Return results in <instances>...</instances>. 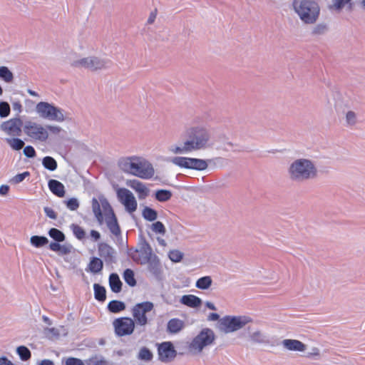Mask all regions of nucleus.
I'll return each mask as SVG.
<instances>
[{
  "mask_svg": "<svg viewBox=\"0 0 365 365\" xmlns=\"http://www.w3.org/2000/svg\"><path fill=\"white\" fill-rule=\"evenodd\" d=\"M65 203L67 208L72 211L76 210L79 207L78 200L74 197L65 201Z\"/></svg>",
  "mask_w": 365,
  "mask_h": 365,
  "instance_id": "obj_47",
  "label": "nucleus"
},
{
  "mask_svg": "<svg viewBox=\"0 0 365 365\" xmlns=\"http://www.w3.org/2000/svg\"><path fill=\"white\" fill-rule=\"evenodd\" d=\"M125 184L137 193L139 200H145L150 195V190L149 187L145 183L140 182L138 180H127Z\"/></svg>",
  "mask_w": 365,
  "mask_h": 365,
  "instance_id": "obj_18",
  "label": "nucleus"
},
{
  "mask_svg": "<svg viewBox=\"0 0 365 365\" xmlns=\"http://www.w3.org/2000/svg\"><path fill=\"white\" fill-rule=\"evenodd\" d=\"M16 353L22 361L29 360L31 356L30 350L25 346H18Z\"/></svg>",
  "mask_w": 365,
  "mask_h": 365,
  "instance_id": "obj_40",
  "label": "nucleus"
},
{
  "mask_svg": "<svg viewBox=\"0 0 365 365\" xmlns=\"http://www.w3.org/2000/svg\"><path fill=\"white\" fill-rule=\"evenodd\" d=\"M21 120L14 118L3 122L0 125V130L9 135L18 136L21 134Z\"/></svg>",
  "mask_w": 365,
  "mask_h": 365,
  "instance_id": "obj_16",
  "label": "nucleus"
},
{
  "mask_svg": "<svg viewBox=\"0 0 365 365\" xmlns=\"http://www.w3.org/2000/svg\"><path fill=\"white\" fill-rule=\"evenodd\" d=\"M158 358L163 362L173 361L177 355V351L170 341H165L158 346Z\"/></svg>",
  "mask_w": 365,
  "mask_h": 365,
  "instance_id": "obj_17",
  "label": "nucleus"
},
{
  "mask_svg": "<svg viewBox=\"0 0 365 365\" xmlns=\"http://www.w3.org/2000/svg\"><path fill=\"white\" fill-rule=\"evenodd\" d=\"M219 319L220 316L217 313H210L207 317V319L211 322L217 321Z\"/></svg>",
  "mask_w": 365,
  "mask_h": 365,
  "instance_id": "obj_62",
  "label": "nucleus"
},
{
  "mask_svg": "<svg viewBox=\"0 0 365 365\" xmlns=\"http://www.w3.org/2000/svg\"><path fill=\"white\" fill-rule=\"evenodd\" d=\"M36 110L41 118L51 121L63 122L66 119V115L62 109L47 102L37 103Z\"/></svg>",
  "mask_w": 365,
  "mask_h": 365,
  "instance_id": "obj_7",
  "label": "nucleus"
},
{
  "mask_svg": "<svg viewBox=\"0 0 365 365\" xmlns=\"http://www.w3.org/2000/svg\"><path fill=\"white\" fill-rule=\"evenodd\" d=\"M247 332V339L252 344L267 345L270 342L268 334L259 327L249 326Z\"/></svg>",
  "mask_w": 365,
  "mask_h": 365,
  "instance_id": "obj_14",
  "label": "nucleus"
},
{
  "mask_svg": "<svg viewBox=\"0 0 365 365\" xmlns=\"http://www.w3.org/2000/svg\"><path fill=\"white\" fill-rule=\"evenodd\" d=\"M11 108L10 106L7 102H0V118H5L10 114Z\"/></svg>",
  "mask_w": 365,
  "mask_h": 365,
  "instance_id": "obj_44",
  "label": "nucleus"
},
{
  "mask_svg": "<svg viewBox=\"0 0 365 365\" xmlns=\"http://www.w3.org/2000/svg\"><path fill=\"white\" fill-rule=\"evenodd\" d=\"M40 365H54L53 362L48 359L42 360Z\"/></svg>",
  "mask_w": 365,
  "mask_h": 365,
  "instance_id": "obj_64",
  "label": "nucleus"
},
{
  "mask_svg": "<svg viewBox=\"0 0 365 365\" xmlns=\"http://www.w3.org/2000/svg\"><path fill=\"white\" fill-rule=\"evenodd\" d=\"M109 284L113 292L118 293L121 290L122 282L117 274H111L110 275Z\"/></svg>",
  "mask_w": 365,
  "mask_h": 365,
  "instance_id": "obj_28",
  "label": "nucleus"
},
{
  "mask_svg": "<svg viewBox=\"0 0 365 365\" xmlns=\"http://www.w3.org/2000/svg\"><path fill=\"white\" fill-rule=\"evenodd\" d=\"M168 152L173 155H184L192 153L187 139L184 141L178 142L170 145L168 147Z\"/></svg>",
  "mask_w": 365,
  "mask_h": 365,
  "instance_id": "obj_22",
  "label": "nucleus"
},
{
  "mask_svg": "<svg viewBox=\"0 0 365 365\" xmlns=\"http://www.w3.org/2000/svg\"><path fill=\"white\" fill-rule=\"evenodd\" d=\"M9 191V187L6 185H2L0 186V195H6Z\"/></svg>",
  "mask_w": 365,
  "mask_h": 365,
  "instance_id": "obj_60",
  "label": "nucleus"
},
{
  "mask_svg": "<svg viewBox=\"0 0 365 365\" xmlns=\"http://www.w3.org/2000/svg\"><path fill=\"white\" fill-rule=\"evenodd\" d=\"M216 338L213 329L203 327L187 343V349L192 355H200L215 344Z\"/></svg>",
  "mask_w": 365,
  "mask_h": 365,
  "instance_id": "obj_5",
  "label": "nucleus"
},
{
  "mask_svg": "<svg viewBox=\"0 0 365 365\" xmlns=\"http://www.w3.org/2000/svg\"><path fill=\"white\" fill-rule=\"evenodd\" d=\"M154 308L153 303L144 302L135 304L132 309V314L137 325L145 326L148 324L147 314Z\"/></svg>",
  "mask_w": 365,
  "mask_h": 365,
  "instance_id": "obj_11",
  "label": "nucleus"
},
{
  "mask_svg": "<svg viewBox=\"0 0 365 365\" xmlns=\"http://www.w3.org/2000/svg\"><path fill=\"white\" fill-rule=\"evenodd\" d=\"M155 175L152 163L142 155L138 156L133 175L144 180L151 179Z\"/></svg>",
  "mask_w": 365,
  "mask_h": 365,
  "instance_id": "obj_10",
  "label": "nucleus"
},
{
  "mask_svg": "<svg viewBox=\"0 0 365 365\" xmlns=\"http://www.w3.org/2000/svg\"><path fill=\"white\" fill-rule=\"evenodd\" d=\"M0 78L10 83L14 80V74L6 66H0Z\"/></svg>",
  "mask_w": 365,
  "mask_h": 365,
  "instance_id": "obj_32",
  "label": "nucleus"
},
{
  "mask_svg": "<svg viewBox=\"0 0 365 365\" xmlns=\"http://www.w3.org/2000/svg\"><path fill=\"white\" fill-rule=\"evenodd\" d=\"M24 130L26 135L36 140L43 142L48 138V132L46 128L36 122H27L24 127Z\"/></svg>",
  "mask_w": 365,
  "mask_h": 365,
  "instance_id": "obj_13",
  "label": "nucleus"
},
{
  "mask_svg": "<svg viewBox=\"0 0 365 365\" xmlns=\"http://www.w3.org/2000/svg\"><path fill=\"white\" fill-rule=\"evenodd\" d=\"M108 309L113 313H117L125 309V304L122 302L113 300L108 305Z\"/></svg>",
  "mask_w": 365,
  "mask_h": 365,
  "instance_id": "obj_37",
  "label": "nucleus"
},
{
  "mask_svg": "<svg viewBox=\"0 0 365 365\" xmlns=\"http://www.w3.org/2000/svg\"><path fill=\"white\" fill-rule=\"evenodd\" d=\"M42 165L46 169L50 171L56 170L58 166L56 160L50 156H46L43 158Z\"/></svg>",
  "mask_w": 365,
  "mask_h": 365,
  "instance_id": "obj_33",
  "label": "nucleus"
},
{
  "mask_svg": "<svg viewBox=\"0 0 365 365\" xmlns=\"http://www.w3.org/2000/svg\"><path fill=\"white\" fill-rule=\"evenodd\" d=\"M172 196V192L168 190H158L155 192V199L161 202L170 200Z\"/></svg>",
  "mask_w": 365,
  "mask_h": 365,
  "instance_id": "obj_31",
  "label": "nucleus"
},
{
  "mask_svg": "<svg viewBox=\"0 0 365 365\" xmlns=\"http://www.w3.org/2000/svg\"><path fill=\"white\" fill-rule=\"evenodd\" d=\"M252 322L247 315H227L220 319V329L227 334L237 331Z\"/></svg>",
  "mask_w": 365,
  "mask_h": 365,
  "instance_id": "obj_6",
  "label": "nucleus"
},
{
  "mask_svg": "<svg viewBox=\"0 0 365 365\" xmlns=\"http://www.w3.org/2000/svg\"><path fill=\"white\" fill-rule=\"evenodd\" d=\"M73 235L80 240H83L86 237V232L85 230L80 227L79 225L73 224L71 226Z\"/></svg>",
  "mask_w": 365,
  "mask_h": 365,
  "instance_id": "obj_43",
  "label": "nucleus"
},
{
  "mask_svg": "<svg viewBox=\"0 0 365 365\" xmlns=\"http://www.w3.org/2000/svg\"><path fill=\"white\" fill-rule=\"evenodd\" d=\"M292 9L304 24L313 25L319 18L320 6L314 0H293Z\"/></svg>",
  "mask_w": 365,
  "mask_h": 365,
  "instance_id": "obj_4",
  "label": "nucleus"
},
{
  "mask_svg": "<svg viewBox=\"0 0 365 365\" xmlns=\"http://www.w3.org/2000/svg\"><path fill=\"white\" fill-rule=\"evenodd\" d=\"M334 108L336 113L343 112L344 113L345 124L347 126L352 127L358 123L357 113L353 110H343L342 105L340 102L336 101L334 104Z\"/></svg>",
  "mask_w": 365,
  "mask_h": 365,
  "instance_id": "obj_20",
  "label": "nucleus"
},
{
  "mask_svg": "<svg viewBox=\"0 0 365 365\" xmlns=\"http://www.w3.org/2000/svg\"><path fill=\"white\" fill-rule=\"evenodd\" d=\"M351 0H333V4L330 6L331 9L336 11H341L346 4L350 2Z\"/></svg>",
  "mask_w": 365,
  "mask_h": 365,
  "instance_id": "obj_46",
  "label": "nucleus"
},
{
  "mask_svg": "<svg viewBox=\"0 0 365 365\" xmlns=\"http://www.w3.org/2000/svg\"><path fill=\"white\" fill-rule=\"evenodd\" d=\"M12 107L14 110L17 111L18 113H21L22 110V105L20 102L16 101L12 103Z\"/></svg>",
  "mask_w": 365,
  "mask_h": 365,
  "instance_id": "obj_59",
  "label": "nucleus"
},
{
  "mask_svg": "<svg viewBox=\"0 0 365 365\" xmlns=\"http://www.w3.org/2000/svg\"><path fill=\"white\" fill-rule=\"evenodd\" d=\"M123 279L125 282L130 286L133 287L136 284V281L134 277V272L130 269H127L124 271Z\"/></svg>",
  "mask_w": 365,
  "mask_h": 365,
  "instance_id": "obj_41",
  "label": "nucleus"
},
{
  "mask_svg": "<svg viewBox=\"0 0 365 365\" xmlns=\"http://www.w3.org/2000/svg\"><path fill=\"white\" fill-rule=\"evenodd\" d=\"M115 334L123 336L131 334L135 329V322L129 317H121L113 321Z\"/></svg>",
  "mask_w": 365,
  "mask_h": 365,
  "instance_id": "obj_15",
  "label": "nucleus"
},
{
  "mask_svg": "<svg viewBox=\"0 0 365 365\" xmlns=\"http://www.w3.org/2000/svg\"><path fill=\"white\" fill-rule=\"evenodd\" d=\"M138 156V155H133L120 158L117 163L118 168L124 173L133 175Z\"/></svg>",
  "mask_w": 365,
  "mask_h": 365,
  "instance_id": "obj_19",
  "label": "nucleus"
},
{
  "mask_svg": "<svg viewBox=\"0 0 365 365\" xmlns=\"http://www.w3.org/2000/svg\"><path fill=\"white\" fill-rule=\"evenodd\" d=\"M92 365H112V364L105 359H96Z\"/></svg>",
  "mask_w": 365,
  "mask_h": 365,
  "instance_id": "obj_57",
  "label": "nucleus"
},
{
  "mask_svg": "<svg viewBox=\"0 0 365 365\" xmlns=\"http://www.w3.org/2000/svg\"><path fill=\"white\" fill-rule=\"evenodd\" d=\"M98 252L104 258H112L115 253L114 250L106 243H100L98 245Z\"/></svg>",
  "mask_w": 365,
  "mask_h": 365,
  "instance_id": "obj_27",
  "label": "nucleus"
},
{
  "mask_svg": "<svg viewBox=\"0 0 365 365\" xmlns=\"http://www.w3.org/2000/svg\"><path fill=\"white\" fill-rule=\"evenodd\" d=\"M6 142L14 150H19L22 149L24 146V142L19 138H6Z\"/></svg>",
  "mask_w": 365,
  "mask_h": 365,
  "instance_id": "obj_35",
  "label": "nucleus"
},
{
  "mask_svg": "<svg viewBox=\"0 0 365 365\" xmlns=\"http://www.w3.org/2000/svg\"><path fill=\"white\" fill-rule=\"evenodd\" d=\"M103 262L98 257H93L88 264V269L92 273L100 272L103 269Z\"/></svg>",
  "mask_w": 365,
  "mask_h": 365,
  "instance_id": "obj_30",
  "label": "nucleus"
},
{
  "mask_svg": "<svg viewBox=\"0 0 365 365\" xmlns=\"http://www.w3.org/2000/svg\"><path fill=\"white\" fill-rule=\"evenodd\" d=\"M94 294L95 298L98 301H104L106 299V289L99 285L98 284H94Z\"/></svg>",
  "mask_w": 365,
  "mask_h": 365,
  "instance_id": "obj_38",
  "label": "nucleus"
},
{
  "mask_svg": "<svg viewBox=\"0 0 365 365\" xmlns=\"http://www.w3.org/2000/svg\"><path fill=\"white\" fill-rule=\"evenodd\" d=\"M61 245L56 241L54 242H51L49 245V249L53 252H58Z\"/></svg>",
  "mask_w": 365,
  "mask_h": 365,
  "instance_id": "obj_56",
  "label": "nucleus"
},
{
  "mask_svg": "<svg viewBox=\"0 0 365 365\" xmlns=\"http://www.w3.org/2000/svg\"><path fill=\"white\" fill-rule=\"evenodd\" d=\"M212 284V279L210 276L199 278L195 283V287L200 289H208Z\"/></svg>",
  "mask_w": 365,
  "mask_h": 365,
  "instance_id": "obj_29",
  "label": "nucleus"
},
{
  "mask_svg": "<svg viewBox=\"0 0 365 365\" xmlns=\"http://www.w3.org/2000/svg\"><path fill=\"white\" fill-rule=\"evenodd\" d=\"M142 215L145 220L148 221H154L158 217L157 212L149 207H144L142 212Z\"/></svg>",
  "mask_w": 365,
  "mask_h": 365,
  "instance_id": "obj_36",
  "label": "nucleus"
},
{
  "mask_svg": "<svg viewBox=\"0 0 365 365\" xmlns=\"http://www.w3.org/2000/svg\"><path fill=\"white\" fill-rule=\"evenodd\" d=\"M169 258L171 261L174 262H180L182 258V254L181 252L178 251V250H171L170 252H169Z\"/></svg>",
  "mask_w": 365,
  "mask_h": 365,
  "instance_id": "obj_48",
  "label": "nucleus"
},
{
  "mask_svg": "<svg viewBox=\"0 0 365 365\" xmlns=\"http://www.w3.org/2000/svg\"><path fill=\"white\" fill-rule=\"evenodd\" d=\"M180 302L189 307L197 308L202 304V299L193 294H186L180 298Z\"/></svg>",
  "mask_w": 365,
  "mask_h": 365,
  "instance_id": "obj_24",
  "label": "nucleus"
},
{
  "mask_svg": "<svg viewBox=\"0 0 365 365\" xmlns=\"http://www.w3.org/2000/svg\"><path fill=\"white\" fill-rule=\"evenodd\" d=\"M30 176V173L28 171H25L22 173L17 174L12 177L9 182L11 185H17L21 182H23L26 178Z\"/></svg>",
  "mask_w": 365,
  "mask_h": 365,
  "instance_id": "obj_42",
  "label": "nucleus"
},
{
  "mask_svg": "<svg viewBox=\"0 0 365 365\" xmlns=\"http://www.w3.org/2000/svg\"><path fill=\"white\" fill-rule=\"evenodd\" d=\"M152 230L155 233H160L164 235L165 232V228L164 225L161 222H155L151 226Z\"/></svg>",
  "mask_w": 365,
  "mask_h": 365,
  "instance_id": "obj_49",
  "label": "nucleus"
},
{
  "mask_svg": "<svg viewBox=\"0 0 365 365\" xmlns=\"http://www.w3.org/2000/svg\"><path fill=\"white\" fill-rule=\"evenodd\" d=\"M116 195L119 202L124 206L125 210L133 213L136 211L138 202L134 194L128 189L119 187L116 190Z\"/></svg>",
  "mask_w": 365,
  "mask_h": 365,
  "instance_id": "obj_12",
  "label": "nucleus"
},
{
  "mask_svg": "<svg viewBox=\"0 0 365 365\" xmlns=\"http://www.w3.org/2000/svg\"><path fill=\"white\" fill-rule=\"evenodd\" d=\"M155 18H156V14L154 12H152L148 19V21H147L148 24H152L155 21Z\"/></svg>",
  "mask_w": 365,
  "mask_h": 365,
  "instance_id": "obj_63",
  "label": "nucleus"
},
{
  "mask_svg": "<svg viewBox=\"0 0 365 365\" xmlns=\"http://www.w3.org/2000/svg\"><path fill=\"white\" fill-rule=\"evenodd\" d=\"M45 128H46L47 131L50 130L51 132H52L53 133H55V134L59 133L61 130V128L57 125H49L45 126Z\"/></svg>",
  "mask_w": 365,
  "mask_h": 365,
  "instance_id": "obj_54",
  "label": "nucleus"
},
{
  "mask_svg": "<svg viewBox=\"0 0 365 365\" xmlns=\"http://www.w3.org/2000/svg\"><path fill=\"white\" fill-rule=\"evenodd\" d=\"M318 170L314 163L308 158L293 160L288 167L287 175L290 180L302 183L317 178Z\"/></svg>",
  "mask_w": 365,
  "mask_h": 365,
  "instance_id": "obj_1",
  "label": "nucleus"
},
{
  "mask_svg": "<svg viewBox=\"0 0 365 365\" xmlns=\"http://www.w3.org/2000/svg\"><path fill=\"white\" fill-rule=\"evenodd\" d=\"M72 250H73V247L71 245H68V244L61 245L58 253L61 255H67V254L71 253Z\"/></svg>",
  "mask_w": 365,
  "mask_h": 365,
  "instance_id": "obj_50",
  "label": "nucleus"
},
{
  "mask_svg": "<svg viewBox=\"0 0 365 365\" xmlns=\"http://www.w3.org/2000/svg\"><path fill=\"white\" fill-rule=\"evenodd\" d=\"M183 327L184 322L179 319H172L168 323V331L173 334L179 332Z\"/></svg>",
  "mask_w": 365,
  "mask_h": 365,
  "instance_id": "obj_26",
  "label": "nucleus"
},
{
  "mask_svg": "<svg viewBox=\"0 0 365 365\" xmlns=\"http://www.w3.org/2000/svg\"><path fill=\"white\" fill-rule=\"evenodd\" d=\"M138 357L141 360L150 361L153 358V354L148 349L143 347L140 350Z\"/></svg>",
  "mask_w": 365,
  "mask_h": 365,
  "instance_id": "obj_45",
  "label": "nucleus"
},
{
  "mask_svg": "<svg viewBox=\"0 0 365 365\" xmlns=\"http://www.w3.org/2000/svg\"><path fill=\"white\" fill-rule=\"evenodd\" d=\"M184 134L192 152L205 150L213 147L210 132L205 126H189L185 128Z\"/></svg>",
  "mask_w": 365,
  "mask_h": 365,
  "instance_id": "obj_3",
  "label": "nucleus"
},
{
  "mask_svg": "<svg viewBox=\"0 0 365 365\" xmlns=\"http://www.w3.org/2000/svg\"><path fill=\"white\" fill-rule=\"evenodd\" d=\"M327 30V27L324 25L319 24L314 29V33L320 34H323Z\"/></svg>",
  "mask_w": 365,
  "mask_h": 365,
  "instance_id": "obj_55",
  "label": "nucleus"
},
{
  "mask_svg": "<svg viewBox=\"0 0 365 365\" xmlns=\"http://www.w3.org/2000/svg\"><path fill=\"white\" fill-rule=\"evenodd\" d=\"M91 237L93 241H98L101 238V234L96 230H91L90 233Z\"/></svg>",
  "mask_w": 365,
  "mask_h": 365,
  "instance_id": "obj_58",
  "label": "nucleus"
},
{
  "mask_svg": "<svg viewBox=\"0 0 365 365\" xmlns=\"http://www.w3.org/2000/svg\"><path fill=\"white\" fill-rule=\"evenodd\" d=\"M49 236L58 242H63L65 240V235L56 228H51L48 231Z\"/></svg>",
  "mask_w": 365,
  "mask_h": 365,
  "instance_id": "obj_39",
  "label": "nucleus"
},
{
  "mask_svg": "<svg viewBox=\"0 0 365 365\" xmlns=\"http://www.w3.org/2000/svg\"><path fill=\"white\" fill-rule=\"evenodd\" d=\"M170 162L181 168L199 171L205 170L208 167V163L206 160L195 158L175 156L170 159Z\"/></svg>",
  "mask_w": 365,
  "mask_h": 365,
  "instance_id": "obj_8",
  "label": "nucleus"
},
{
  "mask_svg": "<svg viewBox=\"0 0 365 365\" xmlns=\"http://www.w3.org/2000/svg\"><path fill=\"white\" fill-rule=\"evenodd\" d=\"M320 350L317 347H313L311 352L308 354V356H319Z\"/></svg>",
  "mask_w": 365,
  "mask_h": 365,
  "instance_id": "obj_61",
  "label": "nucleus"
},
{
  "mask_svg": "<svg viewBox=\"0 0 365 365\" xmlns=\"http://www.w3.org/2000/svg\"><path fill=\"white\" fill-rule=\"evenodd\" d=\"M92 210L98 223L102 225L105 222L110 231L115 235L120 233L117 219L108 201L101 196L98 199L92 200Z\"/></svg>",
  "mask_w": 365,
  "mask_h": 365,
  "instance_id": "obj_2",
  "label": "nucleus"
},
{
  "mask_svg": "<svg viewBox=\"0 0 365 365\" xmlns=\"http://www.w3.org/2000/svg\"><path fill=\"white\" fill-rule=\"evenodd\" d=\"M24 154L28 158H34L36 156V151L31 145H27L24 148Z\"/></svg>",
  "mask_w": 365,
  "mask_h": 365,
  "instance_id": "obj_51",
  "label": "nucleus"
},
{
  "mask_svg": "<svg viewBox=\"0 0 365 365\" xmlns=\"http://www.w3.org/2000/svg\"><path fill=\"white\" fill-rule=\"evenodd\" d=\"M148 269L156 279L160 280L163 279V269L159 259L155 257L149 258Z\"/></svg>",
  "mask_w": 365,
  "mask_h": 365,
  "instance_id": "obj_23",
  "label": "nucleus"
},
{
  "mask_svg": "<svg viewBox=\"0 0 365 365\" xmlns=\"http://www.w3.org/2000/svg\"><path fill=\"white\" fill-rule=\"evenodd\" d=\"M66 365H84V364L81 359L71 357L66 361Z\"/></svg>",
  "mask_w": 365,
  "mask_h": 365,
  "instance_id": "obj_52",
  "label": "nucleus"
},
{
  "mask_svg": "<svg viewBox=\"0 0 365 365\" xmlns=\"http://www.w3.org/2000/svg\"><path fill=\"white\" fill-rule=\"evenodd\" d=\"M48 187L50 190L58 197H63L65 195L64 185L56 180H50L48 181Z\"/></svg>",
  "mask_w": 365,
  "mask_h": 365,
  "instance_id": "obj_25",
  "label": "nucleus"
},
{
  "mask_svg": "<svg viewBox=\"0 0 365 365\" xmlns=\"http://www.w3.org/2000/svg\"><path fill=\"white\" fill-rule=\"evenodd\" d=\"M30 242L35 247H41L48 244V240L43 236L34 235L30 238Z\"/></svg>",
  "mask_w": 365,
  "mask_h": 365,
  "instance_id": "obj_34",
  "label": "nucleus"
},
{
  "mask_svg": "<svg viewBox=\"0 0 365 365\" xmlns=\"http://www.w3.org/2000/svg\"><path fill=\"white\" fill-rule=\"evenodd\" d=\"M43 210L47 217L53 220L56 219L57 215L52 208L45 207Z\"/></svg>",
  "mask_w": 365,
  "mask_h": 365,
  "instance_id": "obj_53",
  "label": "nucleus"
},
{
  "mask_svg": "<svg viewBox=\"0 0 365 365\" xmlns=\"http://www.w3.org/2000/svg\"><path fill=\"white\" fill-rule=\"evenodd\" d=\"M72 66L77 68H85L92 71L103 69L110 66V61L105 58L90 56L76 60Z\"/></svg>",
  "mask_w": 365,
  "mask_h": 365,
  "instance_id": "obj_9",
  "label": "nucleus"
},
{
  "mask_svg": "<svg viewBox=\"0 0 365 365\" xmlns=\"http://www.w3.org/2000/svg\"><path fill=\"white\" fill-rule=\"evenodd\" d=\"M283 348L290 351L304 352L307 349V346L302 341L297 339H286L281 342Z\"/></svg>",
  "mask_w": 365,
  "mask_h": 365,
  "instance_id": "obj_21",
  "label": "nucleus"
}]
</instances>
